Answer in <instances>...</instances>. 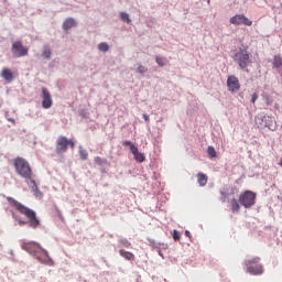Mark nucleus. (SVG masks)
<instances>
[{"label":"nucleus","instance_id":"1","mask_svg":"<svg viewBox=\"0 0 282 282\" xmlns=\"http://www.w3.org/2000/svg\"><path fill=\"white\" fill-rule=\"evenodd\" d=\"M9 204L13 206V208L17 209L18 213L21 215H25L26 219H29L28 224L30 228L36 229L39 226H41V220L36 217V212L33 209L25 207V205L19 203L17 199L12 197H7Z\"/></svg>","mask_w":282,"mask_h":282},{"label":"nucleus","instance_id":"2","mask_svg":"<svg viewBox=\"0 0 282 282\" xmlns=\"http://www.w3.org/2000/svg\"><path fill=\"white\" fill-rule=\"evenodd\" d=\"M13 166L15 173L20 175V177H23L25 182H32V180H34V172H32V166H30V162H28V160L18 156L13 160Z\"/></svg>","mask_w":282,"mask_h":282},{"label":"nucleus","instance_id":"3","mask_svg":"<svg viewBox=\"0 0 282 282\" xmlns=\"http://www.w3.org/2000/svg\"><path fill=\"white\" fill-rule=\"evenodd\" d=\"M21 248L22 250H25V252H29V254H33V257H36L42 263H45V261L50 259L47 257V252H44V258H41L39 256V252H41V245L34 241H22Z\"/></svg>","mask_w":282,"mask_h":282},{"label":"nucleus","instance_id":"4","mask_svg":"<svg viewBox=\"0 0 282 282\" xmlns=\"http://www.w3.org/2000/svg\"><path fill=\"white\" fill-rule=\"evenodd\" d=\"M234 61L239 65L240 69L248 72V65L252 63L250 61V53L248 50L240 48L238 53L235 54Z\"/></svg>","mask_w":282,"mask_h":282},{"label":"nucleus","instance_id":"5","mask_svg":"<svg viewBox=\"0 0 282 282\" xmlns=\"http://www.w3.org/2000/svg\"><path fill=\"white\" fill-rule=\"evenodd\" d=\"M238 202L245 208H252L257 202V194L252 191H245L239 195Z\"/></svg>","mask_w":282,"mask_h":282},{"label":"nucleus","instance_id":"6","mask_svg":"<svg viewBox=\"0 0 282 282\" xmlns=\"http://www.w3.org/2000/svg\"><path fill=\"white\" fill-rule=\"evenodd\" d=\"M259 261H261L259 257L246 260L245 263L248 267L247 272H249V274H253V275L263 274V265H261Z\"/></svg>","mask_w":282,"mask_h":282},{"label":"nucleus","instance_id":"7","mask_svg":"<svg viewBox=\"0 0 282 282\" xmlns=\"http://www.w3.org/2000/svg\"><path fill=\"white\" fill-rule=\"evenodd\" d=\"M67 147H70V149H74L76 147V142H74L73 139L68 140L67 137H58L56 141V148L55 151L58 155L63 153H67Z\"/></svg>","mask_w":282,"mask_h":282},{"label":"nucleus","instance_id":"8","mask_svg":"<svg viewBox=\"0 0 282 282\" xmlns=\"http://www.w3.org/2000/svg\"><path fill=\"white\" fill-rule=\"evenodd\" d=\"M11 52L14 58H23V56H28L30 51L28 50V47L23 46V43L21 41H15L11 46Z\"/></svg>","mask_w":282,"mask_h":282},{"label":"nucleus","instance_id":"9","mask_svg":"<svg viewBox=\"0 0 282 282\" xmlns=\"http://www.w3.org/2000/svg\"><path fill=\"white\" fill-rule=\"evenodd\" d=\"M227 88H228V91H230V94H237V91L241 89V84L239 83V78H237V76L235 75H230L227 78Z\"/></svg>","mask_w":282,"mask_h":282},{"label":"nucleus","instance_id":"10","mask_svg":"<svg viewBox=\"0 0 282 282\" xmlns=\"http://www.w3.org/2000/svg\"><path fill=\"white\" fill-rule=\"evenodd\" d=\"M229 23H231V25H247L248 28L252 25V21L243 14L234 15L230 18Z\"/></svg>","mask_w":282,"mask_h":282},{"label":"nucleus","instance_id":"11","mask_svg":"<svg viewBox=\"0 0 282 282\" xmlns=\"http://www.w3.org/2000/svg\"><path fill=\"white\" fill-rule=\"evenodd\" d=\"M52 105H54V100H52V94L47 88H42V107L43 109H51Z\"/></svg>","mask_w":282,"mask_h":282},{"label":"nucleus","instance_id":"12","mask_svg":"<svg viewBox=\"0 0 282 282\" xmlns=\"http://www.w3.org/2000/svg\"><path fill=\"white\" fill-rule=\"evenodd\" d=\"M261 127H267V129H270V131H275L276 119H274V117L267 116L264 117V126H261Z\"/></svg>","mask_w":282,"mask_h":282},{"label":"nucleus","instance_id":"13","mask_svg":"<svg viewBox=\"0 0 282 282\" xmlns=\"http://www.w3.org/2000/svg\"><path fill=\"white\" fill-rule=\"evenodd\" d=\"M131 153L134 156V160L137 162H144V160H147V156H144V153H141L140 151H138V147L135 145H131Z\"/></svg>","mask_w":282,"mask_h":282},{"label":"nucleus","instance_id":"14","mask_svg":"<svg viewBox=\"0 0 282 282\" xmlns=\"http://www.w3.org/2000/svg\"><path fill=\"white\" fill-rule=\"evenodd\" d=\"M1 77L3 78V80H7V83H12V80L14 79V74L10 68H2Z\"/></svg>","mask_w":282,"mask_h":282},{"label":"nucleus","instance_id":"15","mask_svg":"<svg viewBox=\"0 0 282 282\" xmlns=\"http://www.w3.org/2000/svg\"><path fill=\"white\" fill-rule=\"evenodd\" d=\"M76 20L74 18H68L63 23V30H72V28H76Z\"/></svg>","mask_w":282,"mask_h":282},{"label":"nucleus","instance_id":"16","mask_svg":"<svg viewBox=\"0 0 282 282\" xmlns=\"http://www.w3.org/2000/svg\"><path fill=\"white\" fill-rule=\"evenodd\" d=\"M197 183L199 184V186H206V184H208V176H206V174L204 173H198Z\"/></svg>","mask_w":282,"mask_h":282},{"label":"nucleus","instance_id":"17","mask_svg":"<svg viewBox=\"0 0 282 282\" xmlns=\"http://www.w3.org/2000/svg\"><path fill=\"white\" fill-rule=\"evenodd\" d=\"M120 257H123V259H126L127 261H133V259H135V256H133V253L126 251L124 249H121L119 251Z\"/></svg>","mask_w":282,"mask_h":282},{"label":"nucleus","instance_id":"18","mask_svg":"<svg viewBox=\"0 0 282 282\" xmlns=\"http://www.w3.org/2000/svg\"><path fill=\"white\" fill-rule=\"evenodd\" d=\"M30 182H31V188L34 192V195L36 197H42L43 193H41V191H39V185H36V181H34V178H33Z\"/></svg>","mask_w":282,"mask_h":282},{"label":"nucleus","instance_id":"19","mask_svg":"<svg viewBox=\"0 0 282 282\" xmlns=\"http://www.w3.org/2000/svg\"><path fill=\"white\" fill-rule=\"evenodd\" d=\"M272 65H273V67H274L275 69H281V67H282V57H281V55H275V56L273 57V63H272Z\"/></svg>","mask_w":282,"mask_h":282},{"label":"nucleus","instance_id":"20","mask_svg":"<svg viewBox=\"0 0 282 282\" xmlns=\"http://www.w3.org/2000/svg\"><path fill=\"white\" fill-rule=\"evenodd\" d=\"M241 210V206L239 205V200L237 198L231 199V212L232 213H239Z\"/></svg>","mask_w":282,"mask_h":282},{"label":"nucleus","instance_id":"21","mask_svg":"<svg viewBox=\"0 0 282 282\" xmlns=\"http://www.w3.org/2000/svg\"><path fill=\"white\" fill-rule=\"evenodd\" d=\"M79 158L84 161L89 158V153L87 152V150L83 149V147H79Z\"/></svg>","mask_w":282,"mask_h":282},{"label":"nucleus","instance_id":"22","mask_svg":"<svg viewBox=\"0 0 282 282\" xmlns=\"http://www.w3.org/2000/svg\"><path fill=\"white\" fill-rule=\"evenodd\" d=\"M99 52H109V44L101 42L98 44Z\"/></svg>","mask_w":282,"mask_h":282},{"label":"nucleus","instance_id":"23","mask_svg":"<svg viewBox=\"0 0 282 282\" xmlns=\"http://www.w3.org/2000/svg\"><path fill=\"white\" fill-rule=\"evenodd\" d=\"M43 56L44 58H52V50L50 48V46H45L43 50Z\"/></svg>","mask_w":282,"mask_h":282},{"label":"nucleus","instance_id":"24","mask_svg":"<svg viewBox=\"0 0 282 282\" xmlns=\"http://www.w3.org/2000/svg\"><path fill=\"white\" fill-rule=\"evenodd\" d=\"M120 19L123 23H131V18H129L127 12H120Z\"/></svg>","mask_w":282,"mask_h":282},{"label":"nucleus","instance_id":"25","mask_svg":"<svg viewBox=\"0 0 282 282\" xmlns=\"http://www.w3.org/2000/svg\"><path fill=\"white\" fill-rule=\"evenodd\" d=\"M95 164H97V166H102V165L107 164V159L96 156L95 158Z\"/></svg>","mask_w":282,"mask_h":282},{"label":"nucleus","instance_id":"26","mask_svg":"<svg viewBox=\"0 0 282 282\" xmlns=\"http://www.w3.org/2000/svg\"><path fill=\"white\" fill-rule=\"evenodd\" d=\"M207 153L208 155H210L212 158H217V151L215 150V148L213 145H209L207 148Z\"/></svg>","mask_w":282,"mask_h":282},{"label":"nucleus","instance_id":"27","mask_svg":"<svg viewBox=\"0 0 282 282\" xmlns=\"http://www.w3.org/2000/svg\"><path fill=\"white\" fill-rule=\"evenodd\" d=\"M155 63L159 64V67H164V65H166V64L164 63V58H163V57H160V56H156V57H155Z\"/></svg>","mask_w":282,"mask_h":282},{"label":"nucleus","instance_id":"28","mask_svg":"<svg viewBox=\"0 0 282 282\" xmlns=\"http://www.w3.org/2000/svg\"><path fill=\"white\" fill-rule=\"evenodd\" d=\"M137 72L138 74H147V68L144 65H139Z\"/></svg>","mask_w":282,"mask_h":282},{"label":"nucleus","instance_id":"29","mask_svg":"<svg viewBox=\"0 0 282 282\" xmlns=\"http://www.w3.org/2000/svg\"><path fill=\"white\" fill-rule=\"evenodd\" d=\"M181 237L182 236L180 235V231H177V230L173 231V239H174V241H180Z\"/></svg>","mask_w":282,"mask_h":282},{"label":"nucleus","instance_id":"30","mask_svg":"<svg viewBox=\"0 0 282 282\" xmlns=\"http://www.w3.org/2000/svg\"><path fill=\"white\" fill-rule=\"evenodd\" d=\"M259 98V95H257V93H253L251 96V102L252 105H254V102H257V99Z\"/></svg>","mask_w":282,"mask_h":282},{"label":"nucleus","instance_id":"31","mask_svg":"<svg viewBox=\"0 0 282 282\" xmlns=\"http://www.w3.org/2000/svg\"><path fill=\"white\" fill-rule=\"evenodd\" d=\"M123 147H130V151H131V147H134L131 141H123Z\"/></svg>","mask_w":282,"mask_h":282},{"label":"nucleus","instance_id":"32","mask_svg":"<svg viewBox=\"0 0 282 282\" xmlns=\"http://www.w3.org/2000/svg\"><path fill=\"white\" fill-rule=\"evenodd\" d=\"M143 119L145 120V122H150L151 120V118L147 113H143Z\"/></svg>","mask_w":282,"mask_h":282},{"label":"nucleus","instance_id":"33","mask_svg":"<svg viewBox=\"0 0 282 282\" xmlns=\"http://www.w3.org/2000/svg\"><path fill=\"white\" fill-rule=\"evenodd\" d=\"M19 224H20V226H25V224H28V221H25V220H19Z\"/></svg>","mask_w":282,"mask_h":282},{"label":"nucleus","instance_id":"34","mask_svg":"<svg viewBox=\"0 0 282 282\" xmlns=\"http://www.w3.org/2000/svg\"><path fill=\"white\" fill-rule=\"evenodd\" d=\"M185 235H186V237H191V231L186 230Z\"/></svg>","mask_w":282,"mask_h":282},{"label":"nucleus","instance_id":"35","mask_svg":"<svg viewBox=\"0 0 282 282\" xmlns=\"http://www.w3.org/2000/svg\"><path fill=\"white\" fill-rule=\"evenodd\" d=\"M159 254H160V257H162V259H164V254H162L161 250H159Z\"/></svg>","mask_w":282,"mask_h":282}]
</instances>
